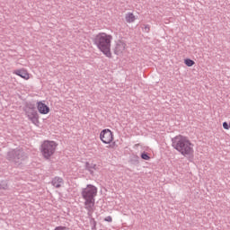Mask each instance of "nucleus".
<instances>
[{
	"label": "nucleus",
	"instance_id": "2",
	"mask_svg": "<svg viewBox=\"0 0 230 230\" xmlns=\"http://www.w3.org/2000/svg\"><path fill=\"white\" fill-rule=\"evenodd\" d=\"M96 195H98V188L93 184L86 185L81 190V197L84 200V208L88 211V215L91 217V211L94 208L96 202Z\"/></svg>",
	"mask_w": 230,
	"mask_h": 230
},
{
	"label": "nucleus",
	"instance_id": "11",
	"mask_svg": "<svg viewBox=\"0 0 230 230\" xmlns=\"http://www.w3.org/2000/svg\"><path fill=\"white\" fill-rule=\"evenodd\" d=\"M13 73V75H16L17 76L23 78V80H30V74L25 69L14 70Z\"/></svg>",
	"mask_w": 230,
	"mask_h": 230
},
{
	"label": "nucleus",
	"instance_id": "13",
	"mask_svg": "<svg viewBox=\"0 0 230 230\" xmlns=\"http://www.w3.org/2000/svg\"><path fill=\"white\" fill-rule=\"evenodd\" d=\"M96 164H90L89 162L85 163V170H87L91 175H93L94 170H96Z\"/></svg>",
	"mask_w": 230,
	"mask_h": 230
},
{
	"label": "nucleus",
	"instance_id": "14",
	"mask_svg": "<svg viewBox=\"0 0 230 230\" xmlns=\"http://www.w3.org/2000/svg\"><path fill=\"white\" fill-rule=\"evenodd\" d=\"M125 19H126V22L130 23V22H134V21H136V16L132 13H128L125 15Z\"/></svg>",
	"mask_w": 230,
	"mask_h": 230
},
{
	"label": "nucleus",
	"instance_id": "20",
	"mask_svg": "<svg viewBox=\"0 0 230 230\" xmlns=\"http://www.w3.org/2000/svg\"><path fill=\"white\" fill-rule=\"evenodd\" d=\"M105 222H112V217L108 216L104 218Z\"/></svg>",
	"mask_w": 230,
	"mask_h": 230
},
{
	"label": "nucleus",
	"instance_id": "10",
	"mask_svg": "<svg viewBox=\"0 0 230 230\" xmlns=\"http://www.w3.org/2000/svg\"><path fill=\"white\" fill-rule=\"evenodd\" d=\"M37 109L40 112V114H49V108L46 103L42 102H37Z\"/></svg>",
	"mask_w": 230,
	"mask_h": 230
},
{
	"label": "nucleus",
	"instance_id": "15",
	"mask_svg": "<svg viewBox=\"0 0 230 230\" xmlns=\"http://www.w3.org/2000/svg\"><path fill=\"white\" fill-rule=\"evenodd\" d=\"M184 64L187 65L188 67H191L195 66V61H193L192 59L187 58L184 60Z\"/></svg>",
	"mask_w": 230,
	"mask_h": 230
},
{
	"label": "nucleus",
	"instance_id": "12",
	"mask_svg": "<svg viewBox=\"0 0 230 230\" xmlns=\"http://www.w3.org/2000/svg\"><path fill=\"white\" fill-rule=\"evenodd\" d=\"M51 184H52V186H54V188H62V186L64 184V179H62L58 176H56L52 179Z\"/></svg>",
	"mask_w": 230,
	"mask_h": 230
},
{
	"label": "nucleus",
	"instance_id": "1",
	"mask_svg": "<svg viewBox=\"0 0 230 230\" xmlns=\"http://www.w3.org/2000/svg\"><path fill=\"white\" fill-rule=\"evenodd\" d=\"M172 146L177 152H180L184 157H190L193 155V144L186 137L181 135L176 136L172 138Z\"/></svg>",
	"mask_w": 230,
	"mask_h": 230
},
{
	"label": "nucleus",
	"instance_id": "17",
	"mask_svg": "<svg viewBox=\"0 0 230 230\" xmlns=\"http://www.w3.org/2000/svg\"><path fill=\"white\" fill-rule=\"evenodd\" d=\"M0 190H8V182L5 181H1Z\"/></svg>",
	"mask_w": 230,
	"mask_h": 230
},
{
	"label": "nucleus",
	"instance_id": "8",
	"mask_svg": "<svg viewBox=\"0 0 230 230\" xmlns=\"http://www.w3.org/2000/svg\"><path fill=\"white\" fill-rule=\"evenodd\" d=\"M23 111L25 115L35 113L37 112V106L34 102H27L23 107Z\"/></svg>",
	"mask_w": 230,
	"mask_h": 230
},
{
	"label": "nucleus",
	"instance_id": "7",
	"mask_svg": "<svg viewBox=\"0 0 230 230\" xmlns=\"http://www.w3.org/2000/svg\"><path fill=\"white\" fill-rule=\"evenodd\" d=\"M125 49H127V43L118 40L115 44L114 54L117 56L122 55Z\"/></svg>",
	"mask_w": 230,
	"mask_h": 230
},
{
	"label": "nucleus",
	"instance_id": "5",
	"mask_svg": "<svg viewBox=\"0 0 230 230\" xmlns=\"http://www.w3.org/2000/svg\"><path fill=\"white\" fill-rule=\"evenodd\" d=\"M58 145L55 141L45 140L42 142L40 146V152L44 157V159H49L55 151L57 150V146Z\"/></svg>",
	"mask_w": 230,
	"mask_h": 230
},
{
	"label": "nucleus",
	"instance_id": "21",
	"mask_svg": "<svg viewBox=\"0 0 230 230\" xmlns=\"http://www.w3.org/2000/svg\"><path fill=\"white\" fill-rule=\"evenodd\" d=\"M66 226H57L54 230H66Z\"/></svg>",
	"mask_w": 230,
	"mask_h": 230
},
{
	"label": "nucleus",
	"instance_id": "6",
	"mask_svg": "<svg viewBox=\"0 0 230 230\" xmlns=\"http://www.w3.org/2000/svg\"><path fill=\"white\" fill-rule=\"evenodd\" d=\"M100 139L104 145H111L114 140V134L109 128L102 129L100 133Z\"/></svg>",
	"mask_w": 230,
	"mask_h": 230
},
{
	"label": "nucleus",
	"instance_id": "3",
	"mask_svg": "<svg viewBox=\"0 0 230 230\" xmlns=\"http://www.w3.org/2000/svg\"><path fill=\"white\" fill-rule=\"evenodd\" d=\"M112 43V35L105 32L97 34L93 40V44L97 46L98 49L105 55L108 58H112V53L111 52V44Z\"/></svg>",
	"mask_w": 230,
	"mask_h": 230
},
{
	"label": "nucleus",
	"instance_id": "18",
	"mask_svg": "<svg viewBox=\"0 0 230 230\" xmlns=\"http://www.w3.org/2000/svg\"><path fill=\"white\" fill-rule=\"evenodd\" d=\"M223 128H225V130H229L230 128V122L229 124L227 122H223Z\"/></svg>",
	"mask_w": 230,
	"mask_h": 230
},
{
	"label": "nucleus",
	"instance_id": "16",
	"mask_svg": "<svg viewBox=\"0 0 230 230\" xmlns=\"http://www.w3.org/2000/svg\"><path fill=\"white\" fill-rule=\"evenodd\" d=\"M141 159H144V161H150V156L148 155V153L143 152L141 154Z\"/></svg>",
	"mask_w": 230,
	"mask_h": 230
},
{
	"label": "nucleus",
	"instance_id": "9",
	"mask_svg": "<svg viewBox=\"0 0 230 230\" xmlns=\"http://www.w3.org/2000/svg\"><path fill=\"white\" fill-rule=\"evenodd\" d=\"M28 118V120L32 123V125H35L36 127H39V112L36 111L34 113H29L25 115Z\"/></svg>",
	"mask_w": 230,
	"mask_h": 230
},
{
	"label": "nucleus",
	"instance_id": "19",
	"mask_svg": "<svg viewBox=\"0 0 230 230\" xmlns=\"http://www.w3.org/2000/svg\"><path fill=\"white\" fill-rule=\"evenodd\" d=\"M144 30H145L146 33H148V31H150V25H148V24L145 25Z\"/></svg>",
	"mask_w": 230,
	"mask_h": 230
},
{
	"label": "nucleus",
	"instance_id": "4",
	"mask_svg": "<svg viewBox=\"0 0 230 230\" xmlns=\"http://www.w3.org/2000/svg\"><path fill=\"white\" fill-rule=\"evenodd\" d=\"M7 161H10V163H13L14 164H21L22 161L25 159H28V155H26V153L22 149H11L7 153L6 156Z\"/></svg>",
	"mask_w": 230,
	"mask_h": 230
}]
</instances>
